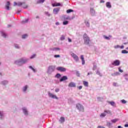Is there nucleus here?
<instances>
[{
  "instance_id": "obj_25",
  "label": "nucleus",
  "mask_w": 128,
  "mask_h": 128,
  "mask_svg": "<svg viewBox=\"0 0 128 128\" xmlns=\"http://www.w3.org/2000/svg\"><path fill=\"white\" fill-rule=\"evenodd\" d=\"M61 75L60 74H57L55 78H60Z\"/></svg>"
},
{
  "instance_id": "obj_30",
  "label": "nucleus",
  "mask_w": 128,
  "mask_h": 128,
  "mask_svg": "<svg viewBox=\"0 0 128 128\" xmlns=\"http://www.w3.org/2000/svg\"><path fill=\"white\" fill-rule=\"evenodd\" d=\"M68 24V21H64L63 22V24L64 26H66V24Z\"/></svg>"
},
{
  "instance_id": "obj_58",
  "label": "nucleus",
  "mask_w": 128,
  "mask_h": 128,
  "mask_svg": "<svg viewBox=\"0 0 128 128\" xmlns=\"http://www.w3.org/2000/svg\"><path fill=\"white\" fill-rule=\"evenodd\" d=\"M92 72H90H90H88V76H89V74H92Z\"/></svg>"
},
{
  "instance_id": "obj_44",
  "label": "nucleus",
  "mask_w": 128,
  "mask_h": 128,
  "mask_svg": "<svg viewBox=\"0 0 128 128\" xmlns=\"http://www.w3.org/2000/svg\"><path fill=\"white\" fill-rule=\"evenodd\" d=\"M97 128H105L104 126H98Z\"/></svg>"
},
{
  "instance_id": "obj_47",
  "label": "nucleus",
  "mask_w": 128,
  "mask_h": 128,
  "mask_svg": "<svg viewBox=\"0 0 128 128\" xmlns=\"http://www.w3.org/2000/svg\"><path fill=\"white\" fill-rule=\"evenodd\" d=\"M60 55H55L54 58H60Z\"/></svg>"
},
{
  "instance_id": "obj_41",
  "label": "nucleus",
  "mask_w": 128,
  "mask_h": 128,
  "mask_svg": "<svg viewBox=\"0 0 128 128\" xmlns=\"http://www.w3.org/2000/svg\"><path fill=\"white\" fill-rule=\"evenodd\" d=\"M27 60H25V61L21 60V61H20V62H21L22 64H24L26 62H27Z\"/></svg>"
},
{
  "instance_id": "obj_20",
  "label": "nucleus",
  "mask_w": 128,
  "mask_h": 128,
  "mask_svg": "<svg viewBox=\"0 0 128 128\" xmlns=\"http://www.w3.org/2000/svg\"><path fill=\"white\" fill-rule=\"evenodd\" d=\"M83 84L84 86H88V82L86 81H83Z\"/></svg>"
},
{
  "instance_id": "obj_52",
  "label": "nucleus",
  "mask_w": 128,
  "mask_h": 128,
  "mask_svg": "<svg viewBox=\"0 0 128 128\" xmlns=\"http://www.w3.org/2000/svg\"><path fill=\"white\" fill-rule=\"evenodd\" d=\"M125 128H128V124H126L124 125Z\"/></svg>"
},
{
  "instance_id": "obj_8",
  "label": "nucleus",
  "mask_w": 128,
  "mask_h": 128,
  "mask_svg": "<svg viewBox=\"0 0 128 128\" xmlns=\"http://www.w3.org/2000/svg\"><path fill=\"white\" fill-rule=\"evenodd\" d=\"M68 86H69V88H76V83H74V82H70L68 84Z\"/></svg>"
},
{
  "instance_id": "obj_38",
  "label": "nucleus",
  "mask_w": 128,
  "mask_h": 128,
  "mask_svg": "<svg viewBox=\"0 0 128 128\" xmlns=\"http://www.w3.org/2000/svg\"><path fill=\"white\" fill-rule=\"evenodd\" d=\"M64 36H62L60 38L61 40H64Z\"/></svg>"
},
{
  "instance_id": "obj_24",
  "label": "nucleus",
  "mask_w": 128,
  "mask_h": 128,
  "mask_svg": "<svg viewBox=\"0 0 128 128\" xmlns=\"http://www.w3.org/2000/svg\"><path fill=\"white\" fill-rule=\"evenodd\" d=\"M118 120V119H114L111 120L112 122H113L114 124Z\"/></svg>"
},
{
  "instance_id": "obj_15",
  "label": "nucleus",
  "mask_w": 128,
  "mask_h": 128,
  "mask_svg": "<svg viewBox=\"0 0 128 128\" xmlns=\"http://www.w3.org/2000/svg\"><path fill=\"white\" fill-rule=\"evenodd\" d=\"M106 8H112V4H110V2H107L106 3Z\"/></svg>"
},
{
  "instance_id": "obj_12",
  "label": "nucleus",
  "mask_w": 128,
  "mask_h": 128,
  "mask_svg": "<svg viewBox=\"0 0 128 128\" xmlns=\"http://www.w3.org/2000/svg\"><path fill=\"white\" fill-rule=\"evenodd\" d=\"M80 58L82 60V64H86V61L84 60V55H81Z\"/></svg>"
},
{
  "instance_id": "obj_37",
  "label": "nucleus",
  "mask_w": 128,
  "mask_h": 128,
  "mask_svg": "<svg viewBox=\"0 0 128 128\" xmlns=\"http://www.w3.org/2000/svg\"><path fill=\"white\" fill-rule=\"evenodd\" d=\"M8 84V81H3L2 82V84Z\"/></svg>"
},
{
  "instance_id": "obj_34",
  "label": "nucleus",
  "mask_w": 128,
  "mask_h": 128,
  "mask_svg": "<svg viewBox=\"0 0 128 128\" xmlns=\"http://www.w3.org/2000/svg\"><path fill=\"white\" fill-rule=\"evenodd\" d=\"M29 68H31V70H33V72H36V69L34 68H32V66H30Z\"/></svg>"
},
{
  "instance_id": "obj_17",
  "label": "nucleus",
  "mask_w": 128,
  "mask_h": 128,
  "mask_svg": "<svg viewBox=\"0 0 128 128\" xmlns=\"http://www.w3.org/2000/svg\"><path fill=\"white\" fill-rule=\"evenodd\" d=\"M52 6H60V4L55 2L53 4H52Z\"/></svg>"
},
{
  "instance_id": "obj_53",
  "label": "nucleus",
  "mask_w": 128,
  "mask_h": 128,
  "mask_svg": "<svg viewBox=\"0 0 128 128\" xmlns=\"http://www.w3.org/2000/svg\"><path fill=\"white\" fill-rule=\"evenodd\" d=\"M0 116L2 118V113L0 112Z\"/></svg>"
},
{
  "instance_id": "obj_7",
  "label": "nucleus",
  "mask_w": 128,
  "mask_h": 128,
  "mask_svg": "<svg viewBox=\"0 0 128 128\" xmlns=\"http://www.w3.org/2000/svg\"><path fill=\"white\" fill-rule=\"evenodd\" d=\"M57 70H59V72H66V69L64 67H58L56 68Z\"/></svg>"
},
{
  "instance_id": "obj_9",
  "label": "nucleus",
  "mask_w": 128,
  "mask_h": 128,
  "mask_svg": "<svg viewBox=\"0 0 128 128\" xmlns=\"http://www.w3.org/2000/svg\"><path fill=\"white\" fill-rule=\"evenodd\" d=\"M10 2H7L5 7L8 10H10Z\"/></svg>"
},
{
  "instance_id": "obj_45",
  "label": "nucleus",
  "mask_w": 128,
  "mask_h": 128,
  "mask_svg": "<svg viewBox=\"0 0 128 128\" xmlns=\"http://www.w3.org/2000/svg\"><path fill=\"white\" fill-rule=\"evenodd\" d=\"M113 86H118V84L114 82L113 84Z\"/></svg>"
},
{
  "instance_id": "obj_27",
  "label": "nucleus",
  "mask_w": 128,
  "mask_h": 128,
  "mask_svg": "<svg viewBox=\"0 0 128 128\" xmlns=\"http://www.w3.org/2000/svg\"><path fill=\"white\" fill-rule=\"evenodd\" d=\"M122 54H128V51L126 50H122Z\"/></svg>"
},
{
  "instance_id": "obj_14",
  "label": "nucleus",
  "mask_w": 128,
  "mask_h": 128,
  "mask_svg": "<svg viewBox=\"0 0 128 128\" xmlns=\"http://www.w3.org/2000/svg\"><path fill=\"white\" fill-rule=\"evenodd\" d=\"M45 0H38L36 2V4H43V2H44Z\"/></svg>"
},
{
  "instance_id": "obj_50",
  "label": "nucleus",
  "mask_w": 128,
  "mask_h": 128,
  "mask_svg": "<svg viewBox=\"0 0 128 128\" xmlns=\"http://www.w3.org/2000/svg\"><path fill=\"white\" fill-rule=\"evenodd\" d=\"M124 48V46H120V48L122 49Z\"/></svg>"
},
{
  "instance_id": "obj_21",
  "label": "nucleus",
  "mask_w": 128,
  "mask_h": 128,
  "mask_svg": "<svg viewBox=\"0 0 128 128\" xmlns=\"http://www.w3.org/2000/svg\"><path fill=\"white\" fill-rule=\"evenodd\" d=\"M108 104H110L112 106H116V103L114 102H108Z\"/></svg>"
},
{
  "instance_id": "obj_51",
  "label": "nucleus",
  "mask_w": 128,
  "mask_h": 128,
  "mask_svg": "<svg viewBox=\"0 0 128 128\" xmlns=\"http://www.w3.org/2000/svg\"><path fill=\"white\" fill-rule=\"evenodd\" d=\"M56 26H58V24H60V22H56Z\"/></svg>"
},
{
  "instance_id": "obj_39",
  "label": "nucleus",
  "mask_w": 128,
  "mask_h": 128,
  "mask_svg": "<svg viewBox=\"0 0 128 128\" xmlns=\"http://www.w3.org/2000/svg\"><path fill=\"white\" fill-rule=\"evenodd\" d=\"M56 92H60V89L59 88H56L55 90Z\"/></svg>"
},
{
  "instance_id": "obj_35",
  "label": "nucleus",
  "mask_w": 128,
  "mask_h": 128,
  "mask_svg": "<svg viewBox=\"0 0 128 128\" xmlns=\"http://www.w3.org/2000/svg\"><path fill=\"white\" fill-rule=\"evenodd\" d=\"M36 54H34L33 55H32V56L30 57V59L34 58H36Z\"/></svg>"
},
{
  "instance_id": "obj_2",
  "label": "nucleus",
  "mask_w": 128,
  "mask_h": 128,
  "mask_svg": "<svg viewBox=\"0 0 128 128\" xmlns=\"http://www.w3.org/2000/svg\"><path fill=\"white\" fill-rule=\"evenodd\" d=\"M17 6H22L24 8H28V6L26 3V2H18L17 3Z\"/></svg>"
},
{
  "instance_id": "obj_19",
  "label": "nucleus",
  "mask_w": 128,
  "mask_h": 128,
  "mask_svg": "<svg viewBox=\"0 0 128 128\" xmlns=\"http://www.w3.org/2000/svg\"><path fill=\"white\" fill-rule=\"evenodd\" d=\"M90 12L92 16H94V13L96 12L94 11V8H91L90 10Z\"/></svg>"
},
{
  "instance_id": "obj_1",
  "label": "nucleus",
  "mask_w": 128,
  "mask_h": 128,
  "mask_svg": "<svg viewBox=\"0 0 128 128\" xmlns=\"http://www.w3.org/2000/svg\"><path fill=\"white\" fill-rule=\"evenodd\" d=\"M83 38L84 40V44H89L90 42V38L88 36V34L85 33L83 36Z\"/></svg>"
},
{
  "instance_id": "obj_31",
  "label": "nucleus",
  "mask_w": 128,
  "mask_h": 128,
  "mask_svg": "<svg viewBox=\"0 0 128 128\" xmlns=\"http://www.w3.org/2000/svg\"><path fill=\"white\" fill-rule=\"evenodd\" d=\"M28 38V34H25L22 36V38Z\"/></svg>"
},
{
  "instance_id": "obj_6",
  "label": "nucleus",
  "mask_w": 128,
  "mask_h": 128,
  "mask_svg": "<svg viewBox=\"0 0 128 128\" xmlns=\"http://www.w3.org/2000/svg\"><path fill=\"white\" fill-rule=\"evenodd\" d=\"M71 56H72V58H74V60L76 62H78L80 59L78 58V56H76V54H74V53H72V54H71Z\"/></svg>"
},
{
  "instance_id": "obj_10",
  "label": "nucleus",
  "mask_w": 128,
  "mask_h": 128,
  "mask_svg": "<svg viewBox=\"0 0 128 128\" xmlns=\"http://www.w3.org/2000/svg\"><path fill=\"white\" fill-rule=\"evenodd\" d=\"M58 12H60L59 8H56L54 9V10H53V12L55 14H58Z\"/></svg>"
},
{
  "instance_id": "obj_36",
  "label": "nucleus",
  "mask_w": 128,
  "mask_h": 128,
  "mask_svg": "<svg viewBox=\"0 0 128 128\" xmlns=\"http://www.w3.org/2000/svg\"><path fill=\"white\" fill-rule=\"evenodd\" d=\"M121 102H122V104H126V100H121Z\"/></svg>"
},
{
  "instance_id": "obj_29",
  "label": "nucleus",
  "mask_w": 128,
  "mask_h": 128,
  "mask_svg": "<svg viewBox=\"0 0 128 128\" xmlns=\"http://www.w3.org/2000/svg\"><path fill=\"white\" fill-rule=\"evenodd\" d=\"M28 90V86H26L23 88V92H26Z\"/></svg>"
},
{
  "instance_id": "obj_48",
  "label": "nucleus",
  "mask_w": 128,
  "mask_h": 128,
  "mask_svg": "<svg viewBox=\"0 0 128 128\" xmlns=\"http://www.w3.org/2000/svg\"><path fill=\"white\" fill-rule=\"evenodd\" d=\"M68 40L69 42H72V39L68 38Z\"/></svg>"
},
{
  "instance_id": "obj_11",
  "label": "nucleus",
  "mask_w": 128,
  "mask_h": 128,
  "mask_svg": "<svg viewBox=\"0 0 128 128\" xmlns=\"http://www.w3.org/2000/svg\"><path fill=\"white\" fill-rule=\"evenodd\" d=\"M68 80V77L66 76H63L60 79V82H64V80Z\"/></svg>"
},
{
  "instance_id": "obj_60",
  "label": "nucleus",
  "mask_w": 128,
  "mask_h": 128,
  "mask_svg": "<svg viewBox=\"0 0 128 128\" xmlns=\"http://www.w3.org/2000/svg\"><path fill=\"white\" fill-rule=\"evenodd\" d=\"M56 49L57 50H60V48H56Z\"/></svg>"
},
{
  "instance_id": "obj_63",
  "label": "nucleus",
  "mask_w": 128,
  "mask_h": 128,
  "mask_svg": "<svg viewBox=\"0 0 128 128\" xmlns=\"http://www.w3.org/2000/svg\"><path fill=\"white\" fill-rule=\"evenodd\" d=\"M126 50H128V47H127V48H126Z\"/></svg>"
},
{
  "instance_id": "obj_57",
  "label": "nucleus",
  "mask_w": 128,
  "mask_h": 128,
  "mask_svg": "<svg viewBox=\"0 0 128 128\" xmlns=\"http://www.w3.org/2000/svg\"><path fill=\"white\" fill-rule=\"evenodd\" d=\"M20 10H18V11L17 12V14H20Z\"/></svg>"
},
{
  "instance_id": "obj_28",
  "label": "nucleus",
  "mask_w": 128,
  "mask_h": 128,
  "mask_svg": "<svg viewBox=\"0 0 128 128\" xmlns=\"http://www.w3.org/2000/svg\"><path fill=\"white\" fill-rule=\"evenodd\" d=\"M100 118H104L106 116V114L102 113L100 115Z\"/></svg>"
},
{
  "instance_id": "obj_32",
  "label": "nucleus",
  "mask_w": 128,
  "mask_h": 128,
  "mask_svg": "<svg viewBox=\"0 0 128 128\" xmlns=\"http://www.w3.org/2000/svg\"><path fill=\"white\" fill-rule=\"evenodd\" d=\"M120 48V45H116L114 46V48L116 49V48Z\"/></svg>"
},
{
  "instance_id": "obj_22",
  "label": "nucleus",
  "mask_w": 128,
  "mask_h": 128,
  "mask_svg": "<svg viewBox=\"0 0 128 128\" xmlns=\"http://www.w3.org/2000/svg\"><path fill=\"white\" fill-rule=\"evenodd\" d=\"M104 112H106V114H112V112L110 110H105L104 111Z\"/></svg>"
},
{
  "instance_id": "obj_23",
  "label": "nucleus",
  "mask_w": 128,
  "mask_h": 128,
  "mask_svg": "<svg viewBox=\"0 0 128 128\" xmlns=\"http://www.w3.org/2000/svg\"><path fill=\"white\" fill-rule=\"evenodd\" d=\"M74 12V10L72 9H69L66 10L67 14H70V12Z\"/></svg>"
},
{
  "instance_id": "obj_5",
  "label": "nucleus",
  "mask_w": 128,
  "mask_h": 128,
  "mask_svg": "<svg viewBox=\"0 0 128 128\" xmlns=\"http://www.w3.org/2000/svg\"><path fill=\"white\" fill-rule=\"evenodd\" d=\"M48 96L50 98H55V100H58V96H56L50 93V92H48Z\"/></svg>"
},
{
  "instance_id": "obj_55",
  "label": "nucleus",
  "mask_w": 128,
  "mask_h": 128,
  "mask_svg": "<svg viewBox=\"0 0 128 128\" xmlns=\"http://www.w3.org/2000/svg\"><path fill=\"white\" fill-rule=\"evenodd\" d=\"M96 74H100V72H97Z\"/></svg>"
},
{
  "instance_id": "obj_62",
  "label": "nucleus",
  "mask_w": 128,
  "mask_h": 128,
  "mask_svg": "<svg viewBox=\"0 0 128 128\" xmlns=\"http://www.w3.org/2000/svg\"><path fill=\"white\" fill-rule=\"evenodd\" d=\"M118 128H122V126H118Z\"/></svg>"
},
{
  "instance_id": "obj_56",
  "label": "nucleus",
  "mask_w": 128,
  "mask_h": 128,
  "mask_svg": "<svg viewBox=\"0 0 128 128\" xmlns=\"http://www.w3.org/2000/svg\"><path fill=\"white\" fill-rule=\"evenodd\" d=\"M128 44V42H124V44Z\"/></svg>"
},
{
  "instance_id": "obj_3",
  "label": "nucleus",
  "mask_w": 128,
  "mask_h": 128,
  "mask_svg": "<svg viewBox=\"0 0 128 128\" xmlns=\"http://www.w3.org/2000/svg\"><path fill=\"white\" fill-rule=\"evenodd\" d=\"M76 107L80 112H84V106L82 105V104H76Z\"/></svg>"
},
{
  "instance_id": "obj_49",
  "label": "nucleus",
  "mask_w": 128,
  "mask_h": 128,
  "mask_svg": "<svg viewBox=\"0 0 128 128\" xmlns=\"http://www.w3.org/2000/svg\"><path fill=\"white\" fill-rule=\"evenodd\" d=\"M100 2L101 4H104V0H101Z\"/></svg>"
},
{
  "instance_id": "obj_26",
  "label": "nucleus",
  "mask_w": 128,
  "mask_h": 128,
  "mask_svg": "<svg viewBox=\"0 0 128 128\" xmlns=\"http://www.w3.org/2000/svg\"><path fill=\"white\" fill-rule=\"evenodd\" d=\"M23 112H24V114H28V110L26 109H23Z\"/></svg>"
},
{
  "instance_id": "obj_33",
  "label": "nucleus",
  "mask_w": 128,
  "mask_h": 128,
  "mask_svg": "<svg viewBox=\"0 0 128 128\" xmlns=\"http://www.w3.org/2000/svg\"><path fill=\"white\" fill-rule=\"evenodd\" d=\"M104 38H106V40H110V37L106 36H104Z\"/></svg>"
},
{
  "instance_id": "obj_64",
  "label": "nucleus",
  "mask_w": 128,
  "mask_h": 128,
  "mask_svg": "<svg viewBox=\"0 0 128 128\" xmlns=\"http://www.w3.org/2000/svg\"><path fill=\"white\" fill-rule=\"evenodd\" d=\"M66 20H68V18H66Z\"/></svg>"
},
{
  "instance_id": "obj_43",
  "label": "nucleus",
  "mask_w": 128,
  "mask_h": 128,
  "mask_svg": "<svg viewBox=\"0 0 128 128\" xmlns=\"http://www.w3.org/2000/svg\"><path fill=\"white\" fill-rule=\"evenodd\" d=\"M118 70L120 72H124L122 70V69H120V68H118Z\"/></svg>"
},
{
  "instance_id": "obj_59",
  "label": "nucleus",
  "mask_w": 128,
  "mask_h": 128,
  "mask_svg": "<svg viewBox=\"0 0 128 128\" xmlns=\"http://www.w3.org/2000/svg\"><path fill=\"white\" fill-rule=\"evenodd\" d=\"M14 6H16V2H14Z\"/></svg>"
},
{
  "instance_id": "obj_16",
  "label": "nucleus",
  "mask_w": 128,
  "mask_h": 128,
  "mask_svg": "<svg viewBox=\"0 0 128 128\" xmlns=\"http://www.w3.org/2000/svg\"><path fill=\"white\" fill-rule=\"evenodd\" d=\"M55 67L54 66H50L48 68L49 70H51V72H54V70Z\"/></svg>"
},
{
  "instance_id": "obj_46",
  "label": "nucleus",
  "mask_w": 128,
  "mask_h": 128,
  "mask_svg": "<svg viewBox=\"0 0 128 128\" xmlns=\"http://www.w3.org/2000/svg\"><path fill=\"white\" fill-rule=\"evenodd\" d=\"M78 88H79V90H82V86H79Z\"/></svg>"
},
{
  "instance_id": "obj_13",
  "label": "nucleus",
  "mask_w": 128,
  "mask_h": 128,
  "mask_svg": "<svg viewBox=\"0 0 128 128\" xmlns=\"http://www.w3.org/2000/svg\"><path fill=\"white\" fill-rule=\"evenodd\" d=\"M0 33L2 36H3L4 38H6L8 35L6 34V32H4V31H1Z\"/></svg>"
},
{
  "instance_id": "obj_54",
  "label": "nucleus",
  "mask_w": 128,
  "mask_h": 128,
  "mask_svg": "<svg viewBox=\"0 0 128 128\" xmlns=\"http://www.w3.org/2000/svg\"><path fill=\"white\" fill-rule=\"evenodd\" d=\"M76 74H77L78 76H80V74H78V72H76Z\"/></svg>"
},
{
  "instance_id": "obj_40",
  "label": "nucleus",
  "mask_w": 128,
  "mask_h": 128,
  "mask_svg": "<svg viewBox=\"0 0 128 128\" xmlns=\"http://www.w3.org/2000/svg\"><path fill=\"white\" fill-rule=\"evenodd\" d=\"M107 126H112V124L110 122H108L107 123Z\"/></svg>"
},
{
  "instance_id": "obj_18",
  "label": "nucleus",
  "mask_w": 128,
  "mask_h": 128,
  "mask_svg": "<svg viewBox=\"0 0 128 128\" xmlns=\"http://www.w3.org/2000/svg\"><path fill=\"white\" fill-rule=\"evenodd\" d=\"M60 122L61 124H62V122H64V117L61 116L60 118Z\"/></svg>"
},
{
  "instance_id": "obj_4",
  "label": "nucleus",
  "mask_w": 128,
  "mask_h": 128,
  "mask_svg": "<svg viewBox=\"0 0 128 128\" xmlns=\"http://www.w3.org/2000/svg\"><path fill=\"white\" fill-rule=\"evenodd\" d=\"M112 66H118L120 64V60H116L112 64Z\"/></svg>"
},
{
  "instance_id": "obj_42",
  "label": "nucleus",
  "mask_w": 128,
  "mask_h": 128,
  "mask_svg": "<svg viewBox=\"0 0 128 128\" xmlns=\"http://www.w3.org/2000/svg\"><path fill=\"white\" fill-rule=\"evenodd\" d=\"M118 74H120L118 72H116V73L114 74V76H118Z\"/></svg>"
},
{
  "instance_id": "obj_61",
  "label": "nucleus",
  "mask_w": 128,
  "mask_h": 128,
  "mask_svg": "<svg viewBox=\"0 0 128 128\" xmlns=\"http://www.w3.org/2000/svg\"><path fill=\"white\" fill-rule=\"evenodd\" d=\"M28 22V20H26V22Z\"/></svg>"
}]
</instances>
